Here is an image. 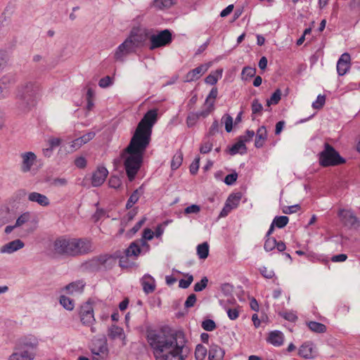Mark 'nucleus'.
Instances as JSON below:
<instances>
[{"label": "nucleus", "mask_w": 360, "mask_h": 360, "mask_svg": "<svg viewBox=\"0 0 360 360\" xmlns=\"http://www.w3.org/2000/svg\"><path fill=\"white\" fill-rule=\"evenodd\" d=\"M307 324L309 328L313 332L323 333L326 331V326L323 323L316 321H309Z\"/></svg>", "instance_id": "c9c22d12"}, {"label": "nucleus", "mask_w": 360, "mask_h": 360, "mask_svg": "<svg viewBox=\"0 0 360 360\" xmlns=\"http://www.w3.org/2000/svg\"><path fill=\"white\" fill-rule=\"evenodd\" d=\"M80 319L84 325L91 326L95 322L94 309L90 300H88L80 308Z\"/></svg>", "instance_id": "9d476101"}, {"label": "nucleus", "mask_w": 360, "mask_h": 360, "mask_svg": "<svg viewBox=\"0 0 360 360\" xmlns=\"http://www.w3.org/2000/svg\"><path fill=\"white\" fill-rule=\"evenodd\" d=\"M195 302H196V295L193 293L191 294L186 299V300L184 303V307L186 308L192 307L195 305Z\"/></svg>", "instance_id": "052dcab7"}, {"label": "nucleus", "mask_w": 360, "mask_h": 360, "mask_svg": "<svg viewBox=\"0 0 360 360\" xmlns=\"http://www.w3.org/2000/svg\"><path fill=\"white\" fill-rule=\"evenodd\" d=\"M108 336L113 340L119 339L125 345V334L122 328L115 325L110 326L108 330Z\"/></svg>", "instance_id": "c85d7f7f"}, {"label": "nucleus", "mask_w": 360, "mask_h": 360, "mask_svg": "<svg viewBox=\"0 0 360 360\" xmlns=\"http://www.w3.org/2000/svg\"><path fill=\"white\" fill-rule=\"evenodd\" d=\"M281 98V91L278 89H276L274 93L271 95V98L267 100L266 104L268 106H270L271 105H276L277 104Z\"/></svg>", "instance_id": "a18cd8bd"}, {"label": "nucleus", "mask_w": 360, "mask_h": 360, "mask_svg": "<svg viewBox=\"0 0 360 360\" xmlns=\"http://www.w3.org/2000/svg\"><path fill=\"white\" fill-rule=\"evenodd\" d=\"M240 199H241L240 193H233L229 196V198H227V200L226 201V203L227 205H229L231 208H232L233 210L238 207V205L240 203Z\"/></svg>", "instance_id": "e433bc0d"}, {"label": "nucleus", "mask_w": 360, "mask_h": 360, "mask_svg": "<svg viewBox=\"0 0 360 360\" xmlns=\"http://www.w3.org/2000/svg\"><path fill=\"white\" fill-rule=\"evenodd\" d=\"M136 49L128 37L115 50L114 57L117 60L123 61L124 58L128 54L135 51Z\"/></svg>", "instance_id": "ddd939ff"}, {"label": "nucleus", "mask_w": 360, "mask_h": 360, "mask_svg": "<svg viewBox=\"0 0 360 360\" xmlns=\"http://www.w3.org/2000/svg\"><path fill=\"white\" fill-rule=\"evenodd\" d=\"M246 150L247 148L245 146V144L243 141L239 140V141L236 143L229 148V153L231 155H234L237 153L244 154L246 153Z\"/></svg>", "instance_id": "473e14b6"}, {"label": "nucleus", "mask_w": 360, "mask_h": 360, "mask_svg": "<svg viewBox=\"0 0 360 360\" xmlns=\"http://www.w3.org/2000/svg\"><path fill=\"white\" fill-rule=\"evenodd\" d=\"M20 158L22 159L21 172L23 173L30 172L37 160L36 155L33 152H25L20 155Z\"/></svg>", "instance_id": "4468645a"}, {"label": "nucleus", "mask_w": 360, "mask_h": 360, "mask_svg": "<svg viewBox=\"0 0 360 360\" xmlns=\"http://www.w3.org/2000/svg\"><path fill=\"white\" fill-rule=\"evenodd\" d=\"M212 148V143L210 141H205L202 143L200 148V151L202 154L209 153Z\"/></svg>", "instance_id": "0e129e2a"}, {"label": "nucleus", "mask_w": 360, "mask_h": 360, "mask_svg": "<svg viewBox=\"0 0 360 360\" xmlns=\"http://www.w3.org/2000/svg\"><path fill=\"white\" fill-rule=\"evenodd\" d=\"M35 356L36 352L19 348V346L16 345L14 352L10 355L8 360H33Z\"/></svg>", "instance_id": "dca6fc26"}, {"label": "nucleus", "mask_w": 360, "mask_h": 360, "mask_svg": "<svg viewBox=\"0 0 360 360\" xmlns=\"http://www.w3.org/2000/svg\"><path fill=\"white\" fill-rule=\"evenodd\" d=\"M176 0H154L153 6L160 10L166 9L171 7Z\"/></svg>", "instance_id": "72a5a7b5"}, {"label": "nucleus", "mask_w": 360, "mask_h": 360, "mask_svg": "<svg viewBox=\"0 0 360 360\" xmlns=\"http://www.w3.org/2000/svg\"><path fill=\"white\" fill-rule=\"evenodd\" d=\"M197 255L200 259H205L209 255V245L207 242L197 246Z\"/></svg>", "instance_id": "f704fd0d"}, {"label": "nucleus", "mask_w": 360, "mask_h": 360, "mask_svg": "<svg viewBox=\"0 0 360 360\" xmlns=\"http://www.w3.org/2000/svg\"><path fill=\"white\" fill-rule=\"evenodd\" d=\"M41 96L40 85L36 82H27L18 91V108L22 111L30 110Z\"/></svg>", "instance_id": "7ed1b4c3"}, {"label": "nucleus", "mask_w": 360, "mask_h": 360, "mask_svg": "<svg viewBox=\"0 0 360 360\" xmlns=\"http://www.w3.org/2000/svg\"><path fill=\"white\" fill-rule=\"evenodd\" d=\"M283 334L281 332L275 330L269 333L267 342L276 347H279L283 345Z\"/></svg>", "instance_id": "c756f323"}, {"label": "nucleus", "mask_w": 360, "mask_h": 360, "mask_svg": "<svg viewBox=\"0 0 360 360\" xmlns=\"http://www.w3.org/2000/svg\"><path fill=\"white\" fill-rule=\"evenodd\" d=\"M31 219V214L29 212L22 213L15 221V226L20 227L30 221Z\"/></svg>", "instance_id": "79ce46f5"}, {"label": "nucleus", "mask_w": 360, "mask_h": 360, "mask_svg": "<svg viewBox=\"0 0 360 360\" xmlns=\"http://www.w3.org/2000/svg\"><path fill=\"white\" fill-rule=\"evenodd\" d=\"M73 256L88 254L94 250L91 240L86 238H71Z\"/></svg>", "instance_id": "0eeeda50"}, {"label": "nucleus", "mask_w": 360, "mask_h": 360, "mask_svg": "<svg viewBox=\"0 0 360 360\" xmlns=\"http://www.w3.org/2000/svg\"><path fill=\"white\" fill-rule=\"evenodd\" d=\"M222 120L224 121L225 129L227 132H230L233 128V118L229 115L223 116Z\"/></svg>", "instance_id": "5fc2aeb1"}, {"label": "nucleus", "mask_w": 360, "mask_h": 360, "mask_svg": "<svg viewBox=\"0 0 360 360\" xmlns=\"http://www.w3.org/2000/svg\"><path fill=\"white\" fill-rule=\"evenodd\" d=\"M147 340L157 360H180V347L176 330L164 326L148 331Z\"/></svg>", "instance_id": "f257e3e1"}, {"label": "nucleus", "mask_w": 360, "mask_h": 360, "mask_svg": "<svg viewBox=\"0 0 360 360\" xmlns=\"http://www.w3.org/2000/svg\"><path fill=\"white\" fill-rule=\"evenodd\" d=\"M60 304L67 310L72 311L75 307V304L72 300L65 296L61 295L59 300Z\"/></svg>", "instance_id": "58836bf2"}, {"label": "nucleus", "mask_w": 360, "mask_h": 360, "mask_svg": "<svg viewBox=\"0 0 360 360\" xmlns=\"http://www.w3.org/2000/svg\"><path fill=\"white\" fill-rule=\"evenodd\" d=\"M112 79L109 76H106L102 79H100L98 82L99 86L101 88H106L110 86L112 84Z\"/></svg>", "instance_id": "e2e57ef3"}, {"label": "nucleus", "mask_w": 360, "mask_h": 360, "mask_svg": "<svg viewBox=\"0 0 360 360\" xmlns=\"http://www.w3.org/2000/svg\"><path fill=\"white\" fill-rule=\"evenodd\" d=\"M67 183L68 181L65 178H56L52 180L51 185L54 186H64Z\"/></svg>", "instance_id": "774afa93"}, {"label": "nucleus", "mask_w": 360, "mask_h": 360, "mask_svg": "<svg viewBox=\"0 0 360 360\" xmlns=\"http://www.w3.org/2000/svg\"><path fill=\"white\" fill-rule=\"evenodd\" d=\"M183 278H181V288H187L190 286L193 281V276L189 274L181 273Z\"/></svg>", "instance_id": "49530a36"}, {"label": "nucleus", "mask_w": 360, "mask_h": 360, "mask_svg": "<svg viewBox=\"0 0 360 360\" xmlns=\"http://www.w3.org/2000/svg\"><path fill=\"white\" fill-rule=\"evenodd\" d=\"M326 102V97L323 95H319L315 101L312 103V108L314 109H321Z\"/></svg>", "instance_id": "603ef678"}, {"label": "nucleus", "mask_w": 360, "mask_h": 360, "mask_svg": "<svg viewBox=\"0 0 360 360\" xmlns=\"http://www.w3.org/2000/svg\"><path fill=\"white\" fill-rule=\"evenodd\" d=\"M143 290L146 294L153 292L155 289L154 278L150 275H145L141 279Z\"/></svg>", "instance_id": "cd10ccee"}, {"label": "nucleus", "mask_w": 360, "mask_h": 360, "mask_svg": "<svg viewBox=\"0 0 360 360\" xmlns=\"http://www.w3.org/2000/svg\"><path fill=\"white\" fill-rule=\"evenodd\" d=\"M96 136V133L94 131H89L83 136L75 139L72 141L71 147L75 150L79 149L85 143H87L91 140H92Z\"/></svg>", "instance_id": "b1692460"}, {"label": "nucleus", "mask_w": 360, "mask_h": 360, "mask_svg": "<svg viewBox=\"0 0 360 360\" xmlns=\"http://www.w3.org/2000/svg\"><path fill=\"white\" fill-rule=\"evenodd\" d=\"M148 144L131 138L126 148L121 153L124 168L129 181H132L139 171L143 160V155Z\"/></svg>", "instance_id": "f03ea898"}, {"label": "nucleus", "mask_w": 360, "mask_h": 360, "mask_svg": "<svg viewBox=\"0 0 360 360\" xmlns=\"http://www.w3.org/2000/svg\"><path fill=\"white\" fill-rule=\"evenodd\" d=\"M24 246L25 243L21 240L15 239L1 246L0 252L2 254H12L22 249Z\"/></svg>", "instance_id": "4be33fe9"}, {"label": "nucleus", "mask_w": 360, "mask_h": 360, "mask_svg": "<svg viewBox=\"0 0 360 360\" xmlns=\"http://www.w3.org/2000/svg\"><path fill=\"white\" fill-rule=\"evenodd\" d=\"M16 345L19 346V348L35 352L38 346V340L34 336L24 337L18 341Z\"/></svg>", "instance_id": "412c9836"}, {"label": "nucleus", "mask_w": 360, "mask_h": 360, "mask_svg": "<svg viewBox=\"0 0 360 360\" xmlns=\"http://www.w3.org/2000/svg\"><path fill=\"white\" fill-rule=\"evenodd\" d=\"M261 274L266 278H271L274 276V272L271 269H268L265 266H262L259 269Z\"/></svg>", "instance_id": "bf43d9fd"}, {"label": "nucleus", "mask_w": 360, "mask_h": 360, "mask_svg": "<svg viewBox=\"0 0 360 360\" xmlns=\"http://www.w3.org/2000/svg\"><path fill=\"white\" fill-rule=\"evenodd\" d=\"M108 174V171L105 167H98L97 169L93 172L91 177V184L94 187L101 186Z\"/></svg>", "instance_id": "6ab92c4d"}, {"label": "nucleus", "mask_w": 360, "mask_h": 360, "mask_svg": "<svg viewBox=\"0 0 360 360\" xmlns=\"http://www.w3.org/2000/svg\"><path fill=\"white\" fill-rule=\"evenodd\" d=\"M27 200L30 202H36L42 207H47L50 205V200L48 197L38 192L29 193Z\"/></svg>", "instance_id": "5701e85b"}, {"label": "nucleus", "mask_w": 360, "mask_h": 360, "mask_svg": "<svg viewBox=\"0 0 360 360\" xmlns=\"http://www.w3.org/2000/svg\"><path fill=\"white\" fill-rule=\"evenodd\" d=\"M207 353L205 347L202 345H198L195 351V357L196 360H204Z\"/></svg>", "instance_id": "ea45409f"}, {"label": "nucleus", "mask_w": 360, "mask_h": 360, "mask_svg": "<svg viewBox=\"0 0 360 360\" xmlns=\"http://www.w3.org/2000/svg\"><path fill=\"white\" fill-rule=\"evenodd\" d=\"M91 351L94 360H105L109 354L106 340L104 339L95 340L93 342Z\"/></svg>", "instance_id": "6e6552de"}, {"label": "nucleus", "mask_w": 360, "mask_h": 360, "mask_svg": "<svg viewBox=\"0 0 360 360\" xmlns=\"http://www.w3.org/2000/svg\"><path fill=\"white\" fill-rule=\"evenodd\" d=\"M350 55L344 53L341 55L337 63V72L340 76L345 75L350 68Z\"/></svg>", "instance_id": "aec40b11"}, {"label": "nucleus", "mask_w": 360, "mask_h": 360, "mask_svg": "<svg viewBox=\"0 0 360 360\" xmlns=\"http://www.w3.org/2000/svg\"><path fill=\"white\" fill-rule=\"evenodd\" d=\"M207 70V67L205 65H201L196 68L191 70L186 75L184 82H189L192 81L197 80L199 79L206 71Z\"/></svg>", "instance_id": "393cba45"}, {"label": "nucleus", "mask_w": 360, "mask_h": 360, "mask_svg": "<svg viewBox=\"0 0 360 360\" xmlns=\"http://www.w3.org/2000/svg\"><path fill=\"white\" fill-rule=\"evenodd\" d=\"M143 193V186H140L139 188L136 189L131 195L129 196L126 208L130 209L133 207V205L136 203L140 198V196Z\"/></svg>", "instance_id": "2f4dec72"}, {"label": "nucleus", "mask_w": 360, "mask_h": 360, "mask_svg": "<svg viewBox=\"0 0 360 360\" xmlns=\"http://www.w3.org/2000/svg\"><path fill=\"white\" fill-rule=\"evenodd\" d=\"M202 328L206 331L214 330L217 326L215 322L212 319H205L202 322Z\"/></svg>", "instance_id": "de8ad7c7"}, {"label": "nucleus", "mask_w": 360, "mask_h": 360, "mask_svg": "<svg viewBox=\"0 0 360 360\" xmlns=\"http://www.w3.org/2000/svg\"><path fill=\"white\" fill-rule=\"evenodd\" d=\"M289 219L286 216L276 217L272 223L278 228L282 229L288 223Z\"/></svg>", "instance_id": "c03bdc74"}, {"label": "nucleus", "mask_w": 360, "mask_h": 360, "mask_svg": "<svg viewBox=\"0 0 360 360\" xmlns=\"http://www.w3.org/2000/svg\"><path fill=\"white\" fill-rule=\"evenodd\" d=\"M256 69L250 66L245 67L241 72L242 79L248 80L255 75Z\"/></svg>", "instance_id": "a19ab883"}, {"label": "nucleus", "mask_w": 360, "mask_h": 360, "mask_svg": "<svg viewBox=\"0 0 360 360\" xmlns=\"http://www.w3.org/2000/svg\"><path fill=\"white\" fill-rule=\"evenodd\" d=\"M238 174L233 172L228 174L224 179V183L227 185H233L237 180Z\"/></svg>", "instance_id": "4d7b16f0"}, {"label": "nucleus", "mask_w": 360, "mask_h": 360, "mask_svg": "<svg viewBox=\"0 0 360 360\" xmlns=\"http://www.w3.org/2000/svg\"><path fill=\"white\" fill-rule=\"evenodd\" d=\"M208 279L206 276H204L200 282L196 283L194 285V291L200 292L203 290L207 285Z\"/></svg>", "instance_id": "09e8293b"}, {"label": "nucleus", "mask_w": 360, "mask_h": 360, "mask_svg": "<svg viewBox=\"0 0 360 360\" xmlns=\"http://www.w3.org/2000/svg\"><path fill=\"white\" fill-rule=\"evenodd\" d=\"M218 95V90L216 87H214L211 89L208 96L206 98L205 105L206 107L205 110L200 111V115L205 117H207L211 112L214 110V101Z\"/></svg>", "instance_id": "a211bd4d"}, {"label": "nucleus", "mask_w": 360, "mask_h": 360, "mask_svg": "<svg viewBox=\"0 0 360 360\" xmlns=\"http://www.w3.org/2000/svg\"><path fill=\"white\" fill-rule=\"evenodd\" d=\"M149 30H133L128 38L136 49L143 46L146 41H149Z\"/></svg>", "instance_id": "9b49d317"}, {"label": "nucleus", "mask_w": 360, "mask_h": 360, "mask_svg": "<svg viewBox=\"0 0 360 360\" xmlns=\"http://www.w3.org/2000/svg\"><path fill=\"white\" fill-rule=\"evenodd\" d=\"M157 119L158 110L156 109L148 110L139 123L131 138L149 145L152 127L156 122Z\"/></svg>", "instance_id": "20e7f679"}, {"label": "nucleus", "mask_w": 360, "mask_h": 360, "mask_svg": "<svg viewBox=\"0 0 360 360\" xmlns=\"http://www.w3.org/2000/svg\"><path fill=\"white\" fill-rule=\"evenodd\" d=\"M255 136V131L252 130H247L245 134L240 137V140L245 144L252 139Z\"/></svg>", "instance_id": "13d9d810"}, {"label": "nucleus", "mask_w": 360, "mask_h": 360, "mask_svg": "<svg viewBox=\"0 0 360 360\" xmlns=\"http://www.w3.org/2000/svg\"><path fill=\"white\" fill-rule=\"evenodd\" d=\"M108 185L110 188L117 189L122 185V181L118 176H112L109 179Z\"/></svg>", "instance_id": "3c124183"}, {"label": "nucleus", "mask_w": 360, "mask_h": 360, "mask_svg": "<svg viewBox=\"0 0 360 360\" xmlns=\"http://www.w3.org/2000/svg\"><path fill=\"white\" fill-rule=\"evenodd\" d=\"M300 206L299 205H294L291 206H286L283 208V212L284 214H290L297 212L300 210Z\"/></svg>", "instance_id": "6e6d98bb"}, {"label": "nucleus", "mask_w": 360, "mask_h": 360, "mask_svg": "<svg viewBox=\"0 0 360 360\" xmlns=\"http://www.w3.org/2000/svg\"><path fill=\"white\" fill-rule=\"evenodd\" d=\"M15 83V78L13 75H6L3 76L0 79V84L3 85L7 90L8 94H9V89L11 85Z\"/></svg>", "instance_id": "4c0bfd02"}, {"label": "nucleus", "mask_w": 360, "mask_h": 360, "mask_svg": "<svg viewBox=\"0 0 360 360\" xmlns=\"http://www.w3.org/2000/svg\"><path fill=\"white\" fill-rule=\"evenodd\" d=\"M200 117H202L199 112H191L186 119V124L188 127H193L198 122Z\"/></svg>", "instance_id": "37998d69"}, {"label": "nucleus", "mask_w": 360, "mask_h": 360, "mask_svg": "<svg viewBox=\"0 0 360 360\" xmlns=\"http://www.w3.org/2000/svg\"><path fill=\"white\" fill-rule=\"evenodd\" d=\"M53 251L57 255L73 256L71 238H57L53 243Z\"/></svg>", "instance_id": "1a4fd4ad"}, {"label": "nucleus", "mask_w": 360, "mask_h": 360, "mask_svg": "<svg viewBox=\"0 0 360 360\" xmlns=\"http://www.w3.org/2000/svg\"><path fill=\"white\" fill-rule=\"evenodd\" d=\"M276 240L274 238H267L264 245L266 251L269 252L276 248Z\"/></svg>", "instance_id": "8fccbe9b"}, {"label": "nucleus", "mask_w": 360, "mask_h": 360, "mask_svg": "<svg viewBox=\"0 0 360 360\" xmlns=\"http://www.w3.org/2000/svg\"><path fill=\"white\" fill-rule=\"evenodd\" d=\"M84 286L85 283L84 281H77L67 285L64 288V290L70 295L81 294L84 290Z\"/></svg>", "instance_id": "a878e982"}, {"label": "nucleus", "mask_w": 360, "mask_h": 360, "mask_svg": "<svg viewBox=\"0 0 360 360\" xmlns=\"http://www.w3.org/2000/svg\"><path fill=\"white\" fill-rule=\"evenodd\" d=\"M267 138V131L264 126L260 127L257 131L255 146L256 148L263 146L265 140Z\"/></svg>", "instance_id": "7c9ffc66"}, {"label": "nucleus", "mask_w": 360, "mask_h": 360, "mask_svg": "<svg viewBox=\"0 0 360 360\" xmlns=\"http://www.w3.org/2000/svg\"><path fill=\"white\" fill-rule=\"evenodd\" d=\"M298 354L304 359H314L317 355L316 347L311 342H305L299 348Z\"/></svg>", "instance_id": "f3484780"}, {"label": "nucleus", "mask_w": 360, "mask_h": 360, "mask_svg": "<svg viewBox=\"0 0 360 360\" xmlns=\"http://www.w3.org/2000/svg\"><path fill=\"white\" fill-rule=\"evenodd\" d=\"M338 216L343 223L351 227H358L360 225L359 221L351 210H341L338 212Z\"/></svg>", "instance_id": "2eb2a0df"}, {"label": "nucleus", "mask_w": 360, "mask_h": 360, "mask_svg": "<svg viewBox=\"0 0 360 360\" xmlns=\"http://www.w3.org/2000/svg\"><path fill=\"white\" fill-rule=\"evenodd\" d=\"M319 161L323 167L335 166L345 162L338 152L328 143L324 144V149L319 153Z\"/></svg>", "instance_id": "423d86ee"}, {"label": "nucleus", "mask_w": 360, "mask_h": 360, "mask_svg": "<svg viewBox=\"0 0 360 360\" xmlns=\"http://www.w3.org/2000/svg\"><path fill=\"white\" fill-rule=\"evenodd\" d=\"M200 158H196L190 165V172L192 174H195L199 168Z\"/></svg>", "instance_id": "69168bd1"}, {"label": "nucleus", "mask_w": 360, "mask_h": 360, "mask_svg": "<svg viewBox=\"0 0 360 360\" xmlns=\"http://www.w3.org/2000/svg\"><path fill=\"white\" fill-rule=\"evenodd\" d=\"M225 351L216 344H212L209 349V360H223Z\"/></svg>", "instance_id": "bb28decb"}, {"label": "nucleus", "mask_w": 360, "mask_h": 360, "mask_svg": "<svg viewBox=\"0 0 360 360\" xmlns=\"http://www.w3.org/2000/svg\"><path fill=\"white\" fill-rule=\"evenodd\" d=\"M148 49L155 50L169 45L172 41V34L170 30H149Z\"/></svg>", "instance_id": "39448f33"}, {"label": "nucleus", "mask_w": 360, "mask_h": 360, "mask_svg": "<svg viewBox=\"0 0 360 360\" xmlns=\"http://www.w3.org/2000/svg\"><path fill=\"white\" fill-rule=\"evenodd\" d=\"M180 167V154L176 153L171 162V168L172 170H176Z\"/></svg>", "instance_id": "680f3d73"}, {"label": "nucleus", "mask_w": 360, "mask_h": 360, "mask_svg": "<svg viewBox=\"0 0 360 360\" xmlns=\"http://www.w3.org/2000/svg\"><path fill=\"white\" fill-rule=\"evenodd\" d=\"M200 208L198 205H192L187 207L185 209L184 212L186 214H197L200 212Z\"/></svg>", "instance_id": "338daca9"}, {"label": "nucleus", "mask_w": 360, "mask_h": 360, "mask_svg": "<svg viewBox=\"0 0 360 360\" xmlns=\"http://www.w3.org/2000/svg\"><path fill=\"white\" fill-rule=\"evenodd\" d=\"M150 246L144 240H136L130 244L125 250L127 257H137L142 251L148 252Z\"/></svg>", "instance_id": "f8f14e48"}, {"label": "nucleus", "mask_w": 360, "mask_h": 360, "mask_svg": "<svg viewBox=\"0 0 360 360\" xmlns=\"http://www.w3.org/2000/svg\"><path fill=\"white\" fill-rule=\"evenodd\" d=\"M252 114H261L263 106L257 99H254L251 105Z\"/></svg>", "instance_id": "864d4df0"}]
</instances>
